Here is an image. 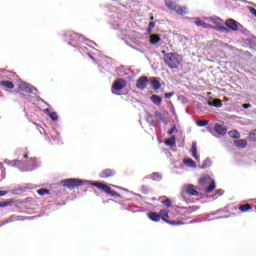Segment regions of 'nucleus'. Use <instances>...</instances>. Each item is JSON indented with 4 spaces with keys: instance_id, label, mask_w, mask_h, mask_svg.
<instances>
[{
    "instance_id": "obj_1",
    "label": "nucleus",
    "mask_w": 256,
    "mask_h": 256,
    "mask_svg": "<svg viewBox=\"0 0 256 256\" xmlns=\"http://www.w3.org/2000/svg\"><path fill=\"white\" fill-rule=\"evenodd\" d=\"M164 55V62L169 67V69H179L181 67V56L175 53H165L162 51Z\"/></svg>"
},
{
    "instance_id": "obj_2",
    "label": "nucleus",
    "mask_w": 256,
    "mask_h": 256,
    "mask_svg": "<svg viewBox=\"0 0 256 256\" xmlns=\"http://www.w3.org/2000/svg\"><path fill=\"white\" fill-rule=\"evenodd\" d=\"M177 1L179 0H166V7H168V9L171 11H175L177 15H187V13H189L187 7H181L180 5H177Z\"/></svg>"
},
{
    "instance_id": "obj_3",
    "label": "nucleus",
    "mask_w": 256,
    "mask_h": 256,
    "mask_svg": "<svg viewBox=\"0 0 256 256\" xmlns=\"http://www.w3.org/2000/svg\"><path fill=\"white\" fill-rule=\"evenodd\" d=\"M181 195L182 197H185V195H188L189 197H199V192L195 190V186L193 184H185L182 187Z\"/></svg>"
},
{
    "instance_id": "obj_4",
    "label": "nucleus",
    "mask_w": 256,
    "mask_h": 256,
    "mask_svg": "<svg viewBox=\"0 0 256 256\" xmlns=\"http://www.w3.org/2000/svg\"><path fill=\"white\" fill-rule=\"evenodd\" d=\"M61 185H63V187H68V189H75V187H81V185H83V181L75 178H70L62 180Z\"/></svg>"
},
{
    "instance_id": "obj_5",
    "label": "nucleus",
    "mask_w": 256,
    "mask_h": 256,
    "mask_svg": "<svg viewBox=\"0 0 256 256\" xmlns=\"http://www.w3.org/2000/svg\"><path fill=\"white\" fill-rule=\"evenodd\" d=\"M91 185H93L94 187H97V189H101V191H104L108 195H112V196L117 195V192L113 191L111 189V187H109V186H107L105 184H101L99 182H93Z\"/></svg>"
},
{
    "instance_id": "obj_6",
    "label": "nucleus",
    "mask_w": 256,
    "mask_h": 256,
    "mask_svg": "<svg viewBox=\"0 0 256 256\" xmlns=\"http://www.w3.org/2000/svg\"><path fill=\"white\" fill-rule=\"evenodd\" d=\"M125 85H127V81H125V79L116 80L112 85V93L117 95L116 91H121V89L125 88Z\"/></svg>"
},
{
    "instance_id": "obj_7",
    "label": "nucleus",
    "mask_w": 256,
    "mask_h": 256,
    "mask_svg": "<svg viewBox=\"0 0 256 256\" xmlns=\"http://www.w3.org/2000/svg\"><path fill=\"white\" fill-rule=\"evenodd\" d=\"M19 89H21L22 91H26V93L37 95V88L33 87L30 84H27V82H20Z\"/></svg>"
},
{
    "instance_id": "obj_8",
    "label": "nucleus",
    "mask_w": 256,
    "mask_h": 256,
    "mask_svg": "<svg viewBox=\"0 0 256 256\" xmlns=\"http://www.w3.org/2000/svg\"><path fill=\"white\" fill-rule=\"evenodd\" d=\"M149 83V79L146 76L140 77L136 82V87L138 89H145Z\"/></svg>"
},
{
    "instance_id": "obj_9",
    "label": "nucleus",
    "mask_w": 256,
    "mask_h": 256,
    "mask_svg": "<svg viewBox=\"0 0 256 256\" xmlns=\"http://www.w3.org/2000/svg\"><path fill=\"white\" fill-rule=\"evenodd\" d=\"M225 25L232 31H239V26L237 25V21L233 19L226 20Z\"/></svg>"
},
{
    "instance_id": "obj_10",
    "label": "nucleus",
    "mask_w": 256,
    "mask_h": 256,
    "mask_svg": "<svg viewBox=\"0 0 256 256\" xmlns=\"http://www.w3.org/2000/svg\"><path fill=\"white\" fill-rule=\"evenodd\" d=\"M160 217L165 221V223H169L170 225H181L180 222H170L169 220H166L167 217H169V212L167 210H161Z\"/></svg>"
},
{
    "instance_id": "obj_11",
    "label": "nucleus",
    "mask_w": 256,
    "mask_h": 256,
    "mask_svg": "<svg viewBox=\"0 0 256 256\" xmlns=\"http://www.w3.org/2000/svg\"><path fill=\"white\" fill-rule=\"evenodd\" d=\"M71 37H72V41L74 40V39H79V41H78V43H81V41H85L86 42V45L88 46V47H91V45H89V43H93V41H91V40H87V39H85V37H83L82 35H79V34H71Z\"/></svg>"
},
{
    "instance_id": "obj_12",
    "label": "nucleus",
    "mask_w": 256,
    "mask_h": 256,
    "mask_svg": "<svg viewBox=\"0 0 256 256\" xmlns=\"http://www.w3.org/2000/svg\"><path fill=\"white\" fill-rule=\"evenodd\" d=\"M214 131L218 133V135H227V128L223 127L221 124H216Z\"/></svg>"
},
{
    "instance_id": "obj_13",
    "label": "nucleus",
    "mask_w": 256,
    "mask_h": 256,
    "mask_svg": "<svg viewBox=\"0 0 256 256\" xmlns=\"http://www.w3.org/2000/svg\"><path fill=\"white\" fill-rule=\"evenodd\" d=\"M190 153H192V157H194V159H196V161H199L200 156H199V154H197V142H192V147H191Z\"/></svg>"
},
{
    "instance_id": "obj_14",
    "label": "nucleus",
    "mask_w": 256,
    "mask_h": 256,
    "mask_svg": "<svg viewBox=\"0 0 256 256\" xmlns=\"http://www.w3.org/2000/svg\"><path fill=\"white\" fill-rule=\"evenodd\" d=\"M151 85L154 91L161 89V82H159V78H151Z\"/></svg>"
},
{
    "instance_id": "obj_15",
    "label": "nucleus",
    "mask_w": 256,
    "mask_h": 256,
    "mask_svg": "<svg viewBox=\"0 0 256 256\" xmlns=\"http://www.w3.org/2000/svg\"><path fill=\"white\" fill-rule=\"evenodd\" d=\"M207 21H210V23H214V25H223V20H221V18L219 17H209L206 18Z\"/></svg>"
},
{
    "instance_id": "obj_16",
    "label": "nucleus",
    "mask_w": 256,
    "mask_h": 256,
    "mask_svg": "<svg viewBox=\"0 0 256 256\" xmlns=\"http://www.w3.org/2000/svg\"><path fill=\"white\" fill-rule=\"evenodd\" d=\"M113 175H115V172L113 170L107 169L100 174V177L102 179H107V177H113Z\"/></svg>"
},
{
    "instance_id": "obj_17",
    "label": "nucleus",
    "mask_w": 256,
    "mask_h": 256,
    "mask_svg": "<svg viewBox=\"0 0 256 256\" xmlns=\"http://www.w3.org/2000/svg\"><path fill=\"white\" fill-rule=\"evenodd\" d=\"M148 218L151 221H154L155 223H157L158 221H161V216L155 212H151L148 214Z\"/></svg>"
},
{
    "instance_id": "obj_18",
    "label": "nucleus",
    "mask_w": 256,
    "mask_h": 256,
    "mask_svg": "<svg viewBox=\"0 0 256 256\" xmlns=\"http://www.w3.org/2000/svg\"><path fill=\"white\" fill-rule=\"evenodd\" d=\"M155 117L157 119H159L160 121H162V123H164V125H167V116L163 115L161 112L156 111L154 113Z\"/></svg>"
},
{
    "instance_id": "obj_19",
    "label": "nucleus",
    "mask_w": 256,
    "mask_h": 256,
    "mask_svg": "<svg viewBox=\"0 0 256 256\" xmlns=\"http://www.w3.org/2000/svg\"><path fill=\"white\" fill-rule=\"evenodd\" d=\"M208 105L210 107H223V103H221V100L219 99H214L213 101H209L208 102Z\"/></svg>"
},
{
    "instance_id": "obj_20",
    "label": "nucleus",
    "mask_w": 256,
    "mask_h": 256,
    "mask_svg": "<svg viewBox=\"0 0 256 256\" xmlns=\"http://www.w3.org/2000/svg\"><path fill=\"white\" fill-rule=\"evenodd\" d=\"M184 165H186L187 167H190L192 169H195V167H197V164L191 158L185 159L184 160Z\"/></svg>"
},
{
    "instance_id": "obj_21",
    "label": "nucleus",
    "mask_w": 256,
    "mask_h": 256,
    "mask_svg": "<svg viewBox=\"0 0 256 256\" xmlns=\"http://www.w3.org/2000/svg\"><path fill=\"white\" fill-rule=\"evenodd\" d=\"M0 85L2 87H4L5 89H14L15 88V85L13 84V82H10V81H2V82H0Z\"/></svg>"
},
{
    "instance_id": "obj_22",
    "label": "nucleus",
    "mask_w": 256,
    "mask_h": 256,
    "mask_svg": "<svg viewBox=\"0 0 256 256\" xmlns=\"http://www.w3.org/2000/svg\"><path fill=\"white\" fill-rule=\"evenodd\" d=\"M235 145L240 149H245V147H247V140H243V139L237 140L235 141Z\"/></svg>"
},
{
    "instance_id": "obj_23",
    "label": "nucleus",
    "mask_w": 256,
    "mask_h": 256,
    "mask_svg": "<svg viewBox=\"0 0 256 256\" xmlns=\"http://www.w3.org/2000/svg\"><path fill=\"white\" fill-rule=\"evenodd\" d=\"M195 25L197 27H203L204 29H211V25L205 23L204 21L201 20H196Z\"/></svg>"
},
{
    "instance_id": "obj_24",
    "label": "nucleus",
    "mask_w": 256,
    "mask_h": 256,
    "mask_svg": "<svg viewBox=\"0 0 256 256\" xmlns=\"http://www.w3.org/2000/svg\"><path fill=\"white\" fill-rule=\"evenodd\" d=\"M151 101L152 103H154V105H161V102L163 101V99L161 98V96L152 95Z\"/></svg>"
},
{
    "instance_id": "obj_25",
    "label": "nucleus",
    "mask_w": 256,
    "mask_h": 256,
    "mask_svg": "<svg viewBox=\"0 0 256 256\" xmlns=\"http://www.w3.org/2000/svg\"><path fill=\"white\" fill-rule=\"evenodd\" d=\"M159 41H161V38H160L159 36H157V35H155V34H152V35L150 36V43H151L152 45H157V43H159Z\"/></svg>"
},
{
    "instance_id": "obj_26",
    "label": "nucleus",
    "mask_w": 256,
    "mask_h": 256,
    "mask_svg": "<svg viewBox=\"0 0 256 256\" xmlns=\"http://www.w3.org/2000/svg\"><path fill=\"white\" fill-rule=\"evenodd\" d=\"M46 113H48L50 119H52V121H57V119H59V117L57 116V114L55 112H51V110H49V108H47L45 110Z\"/></svg>"
},
{
    "instance_id": "obj_27",
    "label": "nucleus",
    "mask_w": 256,
    "mask_h": 256,
    "mask_svg": "<svg viewBox=\"0 0 256 256\" xmlns=\"http://www.w3.org/2000/svg\"><path fill=\"white\" fill-rule=\"evenodd\" d=\"M164 143L168 147H175V136H172L170 139L165 140Z\"/></svg>"
},
{
    "instance_id": "obj_28",
    "label": "nucleus",
    "mask_w": 256,
    "mask_h": 256,
    "mask_svg": "<svg viewBox=\"0 0 256 256\" xmlns=\"http://www.w3.org/2000/svg\"><path fill=\"white\" fill-rule=\"evenodd\" d=\"M228 135L233 139H239V137H241V134H239L237 130H231L230 132H228Z\"/></svg>"
},
{
    "instance_id": "obj_29",
    "label": "nucleus",
    "mask_w": 256,
    "mask_h": 256,
    "mask_svg": "<svg viewBox=\"0 0 256 256\" xmlns=\"http://www.w3.org/2000/svg\"><path fill=\"white\" fill-rule=\"evenodd\" d=\"M207 167H211V158H206L203 161V165L200 167V169H207Z\"/></svg>"
},
{
    "instance_id": "obj_30",
    "label": "nucleus",
    "mask_w": 256,
    "mask_h": 256,
    "mask_svg": "<svg viewBox=\"0 0 256 256\" xmlns=\"http://www.w3.org/2000/svg\"><path fill=\"white\" fill-rule=\"evenodd\" d=\"M8 165H11L12 167L15 166V167H19V165H21V161L19 160H13L12 162L11 161H7L6 162Z\"/></svg>"
},
{
    "instance_id": "obj_31",
    "label": "nucleus",
    "mask_w": 256,
    "mask_h": 256,
    "mask_svg": "<svg viewBox=\"0 0 256 256\" xmlns=\"http://www.w3.org/2000/svg\"><path fill=\"white\" fill-rule=\"evenodd\" d=\"M249 210H251V205H249V204H244V205L240 206V211H242L243 213H245Z\"/></svg>"
},
{
    "instance_id": "obj_32",
    "label": "nucleus",
    "mask_w": 256,
    "mask_h": 256,
    "mask_svg": "<svg viewBox=\"0 0 256 256\" xmlns=\"http://www.w3.org/2000/svg\"><path fill=\"white\" fill-rule=\"evenodd\" d=\"M196 125H197L198 127H205V125H209V121H207V120H199V121L196 123Z\"/></svg>"
},
{
    "instance_id": "obj_33",
    "label": "nucleus",
    "mask_w": 256,
    "mask_h": 256,
    "mask_svg": "<svg viewBox=\"0 0 256 256\" xmlns=\"http://www.w3.org/2000/svg\"><path fill=\"white\" fill-rule=\"evenodd\" d=\"M207 181H209V176H202V177L199 179L200 185H206Z\"/></svg>"
},
{
    "instance_id": "obj_34",
    "label": "nucleus",
    "mask_w": 256,
    "mask_h": 256,
    "mask_svg": "<svg viewBox=\"0 0 256 256\" xmlns=\"http://www.w3.org/2000/svg\"><path fill=\"white\" fill-rule=\"evenodd\" d=\"M37 193H38V195H41V196L49 195V190L45 189V188H42V189L37 190Z\"/></svg>"
},
{
    "instance_id": "obj_35",
    "label": "nucleus",
    "mask_w": 256,
    "mask_h": 256,
    "mask_svg": "<svg viewBox=\"0 0 256 256\" xmlns=\"http://www.w3.org/2000/svg\"><path fill=\"white\" fill-rule=\"evenodd\" d=\"M151 179H153V181H161V175L159 173H153Z\"/></svg>"
},
{
    "instance_id": "obj_36",
    "label": "nucleus",
    "mask_w": 256,
    "mask_h": 256,
    "mask_svg": "<svg viewBox=\"0 0 256 256\" xmlns=\"http://www.w3.org/2000/svg\"><path fill=\"white\" fill-rule=\"evenodd\" d=\"M215 181H212V183L209 185V187L206 189V193H211L215 189Z\"/></svg>"
},
{
    "instance_id": "obj_37",
    "label": "nucleus",
    "mask_w": 256,
    "mask_h": 256,
    "mask_svg": "<svg viewBox=\"0 0 256 256\" xmlns=\"http://www.w3.org/2000/svg\"><path fill=\"white\" fill-rule=\"evenodd\" d=\"M217 31H221V33H227L229 30L226 28V27H224L223 25H219V26H217Z\"/></svg>"
},
{
    "instance_id": "obj_38",
    "label": "nucleus",
    "mask_w": 256,
    "mask_h": 256,
    "mask_svg": "<svg viewBox=\"0 0 256 256\" xmlns=\"http://www.w3.org/2000/svg\"><path fill=\"white\" fill-rule=\"evenodd\" d=\"M31 165H33V169H36V167H39V164L37 163V160L31 159L30 160Z\"/></svg>"
},
{
    "instance_id": "obj_39",
    "label": "nucleus",
    "mask_w": 256,
    "mask_h": 256,
    "mask_svg": "<svg viewBox=\"0 0 256 256\" xmlns=\"http://www.w3.org/2000/svg\"><path fill=\"white\" fill-rule=\"evenodd\" d=\"M162 203L165 205V207H169L171 205V201L169 199L162 201Z\"/></svg>"
},
{
    "instance_id": "obj_40",
    "label": "nucleus",
    "mask_w": 256,
    "mask_h": 256,
    "mask_svg": "<svg viewBox=\"0 0 256 256\" xmlns=\"http://www.w3.org/2000/svg\"><path fill=\"white\" fill-rule=\"evenodd\" d=\"M173 133H177V127H172L169 131V135H173Z\"/></svg>"
},
{
    "instance_id": "obj_41",
    "label": "nucleus",
    "mask_w": 256,
    "mask_h": 256,
    "mask_svg": "<svg viewBox=\"0 0 256 256\" xmlns=\"http://www.w3.org/2000/svg\"><path fill=\"white\" fill-rule=\"evenodd\" d=\"M0 207H9V202H0Z\"/></svg>"
},
{
    "instance_id": "obj_42",
    "label": "nucleus",
    "mask_w": 256,
    "mask_h": 256,
    "mask_svg": "<svg viewBox=\"0 0 256 256\" xmlns=\"http://www.w3.org/2000/svg\"><path fill=\"white\" fill-rule=\"evenodd\" d=\"M155 27V23L154 22H150L149 23V31L153 30Z\"/></svg>"
},
{
    "instance_id": "obj_43",
    "label": "nucleus",
    "mask_w": 256,
    "mask_h": 256,
    "mask_svg": "<svg viewBox=\"0 0 256 256\" xmlns=\"http://www.w3.org/2000/svg\"><path fill=\"white\" fill-rule=\"evenodd\" d=\"M242 107L243 109H249V107H251V104H243Z\"/></svg>"
},
{
    "instance_id": "obj_44",
    "label": "nucleus",
    "mask_w": 256,
    "mask_h": 256,
    "mask_svg": "<svg viewBox=\"0 0 256 256\" xmlns=\"http://www.w3.org/2000/svg\"><path fill=\"white\" fill-rule=\"evenodd\" d=\"M7 195V191H0V197Z\"/></svg>"
},
{
    "instance_id": "obj_45",
    "label": "nucleus",
    "mask_w": 256,
    "mask_h": 256,
    "mask_svg": "<svg viewBox=\"0 0 256 256\" xmlns=\"http://www.w3.org/2000/svg\"><path fill=\"white\" fill-rule=\"evenodd\" d=\"M216 195H217L218 197H221V195H223V191L219 190V191L216 193Z\"/></svg>"
},
{
    "instance_id": "obj_46",
    "label": "nucleus",
    "mask_w": 256,
    "mask_h": 256,
    "mask_svg": "<svg viewBox=\"0 0 256 256\" xmlns=\"http://www.w3.org/2000/svg\"><path fill=\"white\" fill-rule=\"evenodd\" d=\"M24 171H33V168H27Z\"/></svg>"
},
{
    "instance_id": "obj_47",
    "label": "nucleus",
    "mask_w": 256,
    "mask_h": 256,
    "mask_svg": "<svg viewBox=\"0 0 256 256\" xmlns=\"http://www.w3.org/2000/svg\"><path fill=\"white\" fill-rule=\"evenodd\" d=\"M165 97H172V94H166Z\"/></svg>"
},
{
    "instance_id": "obj_48",
    "label": "nucleus",
    "mask_w": 256,
    "mask_h": 256,
    "mask_svg": "<svg viewBox=\"0 0 256 256\" xmlns=\"http://www.w3.org/2000/svg\"><path fill=\"white\" fill-rule=\"evenodd\" d=\"M81 49H87V46H81Z\"/></svg>"
},
{
    "instance_id": "obj_49",
    "label": "nucleus",
    "mask_w": 256,
    "mask_h": 256,
    "mask_svg": "<svg viewBox=\"0 0 256 256\" xmlns=\"http://www.w3.org/2000/svg\"><path fill=\"white\" fill-rule=\"evenodd\" d=\"M248 5H253V3L252 2H248Z\"/></svg>"
},
{
    "instance_id": "obj_50",
    "label": "nucleus",
    "mask_w": 256,
    "mask_h": 256,
    "mask_svg": "<svg viewBox=\"0 0 256 256\" xmlns=\"http://www.w3.org/2000/svg\"><path fill=\"white\" fill-rule=\"evenodd\" d=\"M24 157H25V159H27V154H26V155H24Z\"/></svg>"
},
{
    "instance_id": "obj_51",
    "label": "nucleus",
    "mask_w": 256,
    "mask_h": 256,
    "mask_svg": "<svg viewBox=\"0 0 256 256\" xmlns=\"http://www.w3.org/2000/svg\"><path fill=\"white\" fill-rule=\"evenodd\" d=\"M218 219H223V217H218Z\"/></svg>"
}]
</instances>
